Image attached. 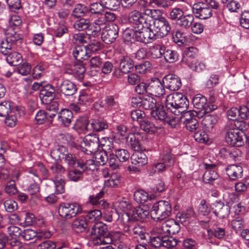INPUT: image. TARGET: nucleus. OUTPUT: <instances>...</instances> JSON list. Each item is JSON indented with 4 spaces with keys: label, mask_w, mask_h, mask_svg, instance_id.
<instances>
[{
    "label": "nucleus",
    "mask_w": 249,
    "mask_h": 249,
    "mask_svg": "<svg viewBox=\"0 0 249 249\" xmlns=\"http://www.w3.org/2000/svg\"><path fill=\"white\" fill-rule=\"evenodd\" d=\"M85 47L90 57L92 53H95L102 49V43L97 39H91L89 44Z\"/></svg>",
    "instance_id": "obj_46"
},
{
    "label": "nucleus",
    "mask_w": 249,
    "mask_h": 249,
    "mask_svg": "<svg viewBox=\"0 0 249 249\" xmlns=\"http://www.w3.org/2000/svg\"><path fill=\"white\" fill-rule=\"evenodd\" d=\"M224 132L225 142L228 144L234 147H240L244 145L245 132L234 129L232 123H227L224 127Z\"/></svg>",
    "instance_id": "obj_5"
},
{
    "label": "nucleus",
    "mask_w": 249,
    "mask_h": 249,
    "mask_svg": "<svg viewBox=\"0 0 249 249\" xmlns=\"http://www.w3.org/2000/svg\"><path fill=\"white\" fill-rule=\"evenodd\" d=\"M89 126L90 131L94 132H102L108 127L107 121L102 118L91 119L89 120Z\"/></svg>",
    "instance_id": "obj_26"
},
{
    "label": "nucleus",
    "mask_w": 249,
    "mask_h": 249,
    "mask_svg": "<svg viewBox=\"0 0 249 249\" xmlns=\"http://www.w3.org/2000/svg\"><path fill=\"white\" fill-rule=\"evenodd\" d=\"M6 38L13 46H19L22 42V35L14 30L11 31L10 33L8 32L7 33Z\"/></svg>",
    "instance_id": "obj_45"
},
{
    "label": "nucleus",
    "mask_w": 249,
    "mask_h": 249,
    "mask_svg": "<svg viewBox=\"0 0 249 249\" xmlns=\"http://www.w3.org/2000/svg\"><path fill=\"white\" fill-rule=\"evenodd\" d=\"M123 37L125 42L130 43L135 41L145 43L147 41V36L143 33L133 28H126L123 33Z\"/></svg>",
    "instance_id": "obj_10"
},
{
    "label": "nucleus",
    "mask_w": 249,
    "mask_h": 249,
    "mask_svg": "<svg viewBox=\"0 0 249 249\" xmlns=\"http://www.w3.org/2000/svg\"><path fill=\"white\" fill-rule=\"evenodd\" d=\"M188 66L191 70L197 73L201 72L206 69L205 63L198 60L189 63Z\"/></svg>",
    "instance_id": "obj_55"
},
{
    "label": "nucleus",
    "mask_w": 249,
    "mask_h": 249,
    "mask_svg": "<svg viewBox=\"0 0 249 249\" xmlns=\"http://www.w3.org/2000/svg\"><path fill=\"white\" fill-rule=\"evenodd\" d=\"M52 236L49 231H41L37 233L35 231L31 229H26L22 231L21 237L25 240H30L35 237L36 239L41 240L42 238H49Z\"/></svg>",
    "instance_id": "obj_20"
},
{
    "label": "nucleus",
    "mask_w": 249,
    "mask_h": 249,
    "mask_svg": "<svg viewBox=\"0 0 249 249\" xmlns=\"http://www.w3.org/2000/svg\"><path fill=\"white\" fill-rule=\"evenodd\" d=\"M167 167V164L164 161L157 162L154 164L151 168L148 171V173L150 176H153L156 172L158 173H162L166 170Z\"/></svg>",
    "instance_id": "obj_59"
},
{
    "label": "nucleus",
    "mask_w": 249,
    "mask_h": 249,
    "mask_svg": "<svg viewBox=\"0 0 249 249\" xmlns=\"http://www.w3.org/2000/svg\"><path fill=\"white\" fill-rule=\"evenodd\" d=\"M82 209L76 202H62L58 208V213L60 216L66 220H70L81 213Z\"/></svg>",
    "instance_id": "obj_7"
},
{
    "label": "nucleus",
    "mask_w": 249,
    "mask_h": 249,
    "mask_svg": "<svg viewBox=\"0 0 249 249\" xmlns=\"http://www.w3.org/2000/svg\"><path fill=\"white\" fill-rule=\"evenodd\" d=\"M72 54L75 60L79 62L87 60L90 56L83 45H77L72 49Z\"/></svg>",
    "instance_id": "obj_34"
},
{
    "label": "nucleus",
    "mask_w": 249,
    "mask_h": 249,
    "mask_svg": "<svg viewBox=\"0 0 249 249\" xmlns=\"http://www.w3.org/2000/svg\"><path fill=\"white\" fill-rule=\"evenodd\" d=\"M105 194L104 188L95 195H90L89 197L88 202L92 205L98 206L106 208L108 206V203L103 199Z\"/></svg>",
    "instance_id": "obj_25"
},
{
    "label": "nucleus",
    "mask_w": 249,
    "mask_h": 249,
    "mask_svg": "<svg viewBox=\"0 0 249 249\" xmlns=\"http://www.w3.org/2000/svg\"><path fill=\"white\" fill-rule=\"evenodd\" d=\"M73 115L72 112L67 108L61 109L57 113V121L62 126L68 127L71 123Z\"/></svg>",
    "instance_id": "obj_22"
},
{
    "label": "nucleus",
    "mask_w": 249,
    "mask_h": 249,
    "mask_svg": "<svg viewBox=\"0 0 249 249\" xmlns=\"http://www.w3.org/2000/svg\"><path fill=\"white\" fill-rule=\"evenodd\" d=\"M78 168L83 169L85 173L88 171H93L97 169L95 160H85L81 159L80 162L78 163Z\"/></svg>",
    "instance_id": "obj_52"
},
{
    "label": "nucleus",
    "mask_w": 249,
    "mask_h": 249,
    "mask_svg": "<svg viewBox=\"0 0 249 249\" xmlns=\"http://www.w3.org/2000/svg\"><path fill=\"white\" fill-rule=\"evenodd\" d=\"M180 230L179 224L173 219L166 220L162 224L161 231L165 233L174 235L178 233Z\"/></svg>",
    "instance_id": "obj_23"
},
{
    "label": "nucleus",
    "mask_w": 249,
    "mask_h": 249,
    "mask_svg": "<svg viewBox=\"0 0 249 249\" xmlns=\"http://www.w3.org/2000/svg\"><path fill=\"white\" fill-rule=\"evenodd\" d=\"M134 66L133 60L128 56H122L120 59L119 67L124 74L128 73Z\"/></svg>",
    "instance_id": "obj_39"
},
{
    "label": "nucleus",
    "mask_w": 249,
    "mask_h": 249,
    "mask_svg": "<svg viewBox=\"0 0 249 249\" xmlns=\"http://www.w3.org/2000/svg\"><path fill=\"white\" fill-rule=\"evenodd\" d=\"M165 45L161 44H154L150 46L147 54L149 57L157 59L162 57Z\"/></svg>",
    "instance_id": "obj_35"
},
{
    "label": "nucleus",
    "mask_w": 249,
    "mask_h": 249,
    "mask_svg": "<svg viewBox=\"0 0 249 249\" xmlns=\"http://www.w3.org/2000/svg\"><path fill=\"white\" fill-rule=\"evenodd\" d=\"M63 160L69 169L72 167L78 168V163L80 162L81 160V159H77L74 154L71 153L66 154L65 157H63Z\"/></svg>",
    "instance_id": "obj_51"
},
{
    "label": "nucleus",
    "mask_w": 249,
    "mask_h": 249,
    "mask_svg": "<svg viewBox=\"0 0 249 249\" xmlns=\"http://www.w3.org/2000/svg\"><path fill=\"white\" fill-rule=\"evenodd\" d=\"M218 122L216 116L208 115L205 117L202 121V124L208 131H213Z\"/></svg>",
    "instance_id": "obj_48"
},
{
    "label": "nucleus",
    "mask_w": 249,
    "mask_h": 249,
    "mask_svg": "<svg viewBox=\"0 0 249 249\" xmlns=\"http://www.w3.org/2000/svg\"><path fill=\"white\" fill-rule=\"evenodd\" d=\"M56 92L68 98L74 95L77 91L76 85L68 79H64L57 81L55 84Z\"/></svg>",
    "instance_id": "obj_9"
},
{
    "label": "nucleus",
    "mask_w": 249,
    "mask_h": 249,
    "mask_svg": "<svg viewBox=\"0 0 249 249\" xmlns=\"http://www.w3.org/2000/svg\"><path fill=\"white\" fill-rule=\"evenodd\" d=\"M67 247L68 243L66 242L56 244L51 240H46L38 244L37 249H63Z\"/></svg>",
    "instance_id": "obj_40"
},
{
    "label": "nucleus",
    "mask_w": 249,
    "mask_h": 249,
    "mask_svg": "<svg viewBox=\"0 0 249 249\" xmlns=\"http://www.w3.org/2000/svg\"><path fill=\"white\" fill-rule=\"evenodd\" d=\"M6 56V62L11 66H18L22 61V55L17 52L11 51Z\"/></svg>",
    "instance_id": "obj_42"
},
{
    "label": "nucleus",
    "mask_w": 249,
    "mask_h": 249,
    "mask_svg": "<svg viewBox=\"0 0 249 249\" xmlns=\"http://www.w3.org/2000/svg\"><path fill=\"white\" fill-rule=\"evenodd\" d=\"M192 103L198 111H201L204 114L214 111L217 108V105L213 103H208L207 98L200 94H197L193 97Z\"/></svg>",
    "instance_id": "obj_8"
},
{
    "label": "nucleus",
    "mask_w": 249,
    "mask_h": 249,
    "mask_svg": "<svg viewBox=\"0 0 249 249\" xmlns=\"http://www.w3.org/2000/svg\"><path fill=\"white\" fill-rule=\"evenodd\" d=\"M119 26L116 24H111L106 26L103 31L101 38L107 44L114 42L119 36Z\"/></svg>",
    "instance_id": "obj_12"
},
{
    "label": "nucleus",
    "mask_w": 249,
    "mask_h": 249,
    "mask_svg": "<svg viewBox=\"0 0 249 249\" xmlns=\"http://www.w3.org/2000/svg\"><path fill=\"white\" fill-rule=\"evenodd\" d=\"M88 8L84 4L78 3L75 5L71 16L74 18H82L88 15Z\"/></svg>",
    "instance_id": "obj_43"
},
{
    "label": "nucleus",
    "mask_w": 249,
    "mask_h": 249,
    "mask_svg": "<svg viewBox=\"0 0 249 249\" xmlns=\"http://www.w3.org/2000/svg\"><path fill=\"white\" fill-rule=\"evenodd\" d=\"M212 205V213L216 217L224 218L229 214L230 210L229 206L225 205L221 201H215Z\"/></svg>",
    "instance_id": "obj_21"
},
{
    "label": "nucleus",
    "mask_w": 249,
    "mask_h": 249,
    "mask_svg": "<svg viewBox=\"0 0 249 249\" xmlns=\"http://www.w3.org/2000/svg\"><path fill=\"white\" fill-rule=\"evenodd\" d=\"M85 174L83 169L77 167H72L68 169L67 177L69 181L77 182L83 180Z\"/></svg>",
    "instance_id": "obj_28"
},
{
    "label": "nucleus",
    "mask_w": 249,
    "mask_h": 249,
    "mask_svg": "<svg viewBox=\"0 0 249 249\" xmlns=\"http://www.w3.org/2000/svg\"><path fill=\"white\" fill-rule=\"evenodd\" d=\"M88 8V14L94 15L96 16L103 15L104 14L103 5L101 3L94 2L91 3Z\"/></svg>",
    "instance_id": "obj_50"
},
{
    "label": "nucleus",
    "mask_w": 249,
    "mask_h": 249,
    "mask_svg": "<svg viewBox=\"0 0 249 249\" xmlns=\"http://www.w3.org/2000/svg\"><path fill=\"white\" fill-rule=\"evenodd\" d=\"M194 16L200 19H206L211 18L213 11L211 10L206 3L197 2L195 3L192 8Z\"/></svg>",
    "instance_id": "obj_11"
},
{
    "label": "nucleus",
    "mask_w": 249,
    "mask_h": 249,
    "mask_svg": "<svg viewBox=\"0 0 249 249\" xmlns=\"http://www.w3.org/2000/svg\"><path fill=\"white\" fill-rule=\"evenodd\" d=\"M189 105L187 97L181 93L177 92L167 96L165 108L167 111L175 115H179L188 109Z\"/></svg>",
    "instance_id": "obj_4"
},
{
    "label": "nucleus",
    "mask_w": 249,
    "mask_h": 249,
    "mask_svg": "<svg viewBox=\"0 0 249 249\" xmlns=\"http://www.w3.org/2000/svg\"><path fill=\"white\" fill-rule=\"evenodd\" d=\"M172 212L170 203L160 200L155 203L151 209V218L155 221H161L168 217Z\"/></svg>",
    "instance_id": "obj_6"
},
{
    "label": "nucleus",
    "mask_w": 249,
    "mask_h": 249,
    "mask_svg": "<svg viewBox=\"0 0 249 249\" xmlns=\"http://www.w3.org/2000/svg\"><path fill=\"white\" fill-rule=\"evenodd\" d=\"M97 18L95 19L92 23H90L92 28V33H94V35H97L100 32L101 27L104 26L105 21L103 18L102 15L96 16Z\"/></svg>",
    "instance_id": "obj_54"
},
{
    "label": "nucleus",
    "mask_w": 249,
    "mask_h": 249,
    "mask_svg": "<svg viewBox=\"0 0 249 249\" xmlns=\"http://www.w3.org/2000/svg\"><path fill=\"white\" fill-rule=\"evenodd\" d=\"M203 166L206 170L202 176L203 181L206 184H212L219 178V175L215 170L216 165L214 163L203 162Z\"/></svg>",
    "instance_id": "obj_15"
},
{
    "label": "nucleus",
    "mask_w": 249,
    "mask_h": 249,
    "mask_svg": "<svg viewBox=\"0 0 249 249\" xmlns=\"http://www.w3.org/2000/svg\"><path fill=\"white\" fill-rule=\"evenodd\" d=\"M68 153V149L65 146L59 145L51 151V156L53 159H63Z\"/></svg>",
    "instance_id": "obj_47"
},
{
    "label": "nucleus",
    "mask_w": 249,
    "mask_h": 249,
    "mask_svg": "<svg viewBox=\"0 0 249 249\" xmlns=\"http://www.w3.org/2000/svg\"><path fill=\"white\" fill-rule=\"evenodd\" d=\"M156 10L144 8L142 11L134 10L129 13L127 17L128 23L138 31L147 33L151 26V18H153V14Z\"/></svg>",
    "instance_id": "obj_1"
},
{
    "label": "nucleus",
    "mask_w": 249,
    "mask_h": 249,
    "mask_svg": "<svg viewBox=\"0 0 249 249\" xmlns=\"http://www.w3.org/2000/svg\"><path fill=\"white\" fill-rule=\"evenodd\" d=\"M48 63L41 62L36 65L33 69L32 76L35 79H38L44 76L48 71Z\"/></svg>",
    "instance_id": "obj_36"
},
{
    "label": "nucleus",
    "mask_w": 249,
    "mask_h": 249,
    "mask_svg": "<svg viewBox=\"0 0 249 249\" xmlns=\"http://www.w3.org/2000/svg\"><path fill=\"white\" fill-rule=\"evenodd\" d=\"M125 216L128 223L125 227V231L130 233L133 232L136 235H139L141 239H145L146 236L142 226L135 221H131L130 216L127 213H125L123 216Z\"/></svg>",
    "instance_id": "obj_16"
},
{
    "label": "nucleus",
    "mask_w": 249,
    "mask_h": 249,
    "mask_svg": "<svg viewBox=\"0 0 249 249\" xmlns=\"http://www.w3.org/2000/svg\"><path fill=\"white\" fill-rule=\"evenodd\" d=\"M226 174L231 180L241 178L243 176V168L241 166L231 164L226 168Z\"/></svg>",
    "instance_id": "obj_37"
},
{
    "label": "nucleus",
    "mask_w": 249,
    "mask_h": 249,
    "mask_svg": "<svg viewBox=\"0 0 249 249\" xmlns=\"http://www.w3.org/2000/svg\"><path fill=\"white\" fill-rule=\"evenodd\" d=\"M164 87L160 80L155 78L149 81V95L160 97L165 94Z\"/></svg>",
    "instance_id": "obj_18"
},
{
    "label": "nucleus",
    "mask_w": 249,
    "mask_h": 249,
    "mask_svg": "<svg viewBox=\"0 0 249 249\" xmlns=\"http://www.w3.org/2000/svg\"><path fill=\"white\" fill-rule=\"evenodd\" d=\"M164 109H160L156 107L153 110L150 111L151 117L155 120H159L164 121L167 117L168 116L167 113Z\"/></svg>",
    "instance_id": "obj_58"
},
{
    "label": "nucleus",
    "mask_w": 249,
    "mask_h": 249,
    "mask_svg": "<svg viewBox=\"0 0 249 249\" xmlns=\"http://www.w3.org/2000/svg\"><path fill=\"white\" fill-rule=\"evenodd\" d=\"M132 164L141 167L145 165L148 161V158L146 154L142 150L136 151L130 157Z\"/></svg>",
    "instance_id": "obj_31"
},
{
    "label": "nucleus",
    "mask_w": 249,
    "mask_h": 249,
    "mask_svg": "<svg viewBox=\"0 0 249 249\" xmlns=\"http://www.w3.org/2000/svg\"><path fill=\"white\" fill-rule=\"evenodd\" d=\"M157 101L149 95L143 97L141 107L146 110H153L156 107Z\"/></svg>",
    "instance_id": "obj_57"
},
{
    "label": "nucleus",
    "mask_w": 249,
    "mask_h": 249,
    "mask_svg": "<svg viewBox=\"0 0 249 249\" xmlns=\"http://www.w3.org/2000/svg\"><path fill=\"white\" fill-rule=\"evenodd\" d=\"M162 57L165 62L174 63L178 59V54L176 51L167 49L165 46Z\"/></svg>",
    "instance_id": "obj_49"
},
{
    "label": "nucleus",
    "mask_w": 249,
    "mask_h": 249,
    "mask_svg": "<svg viewBox=\"0 0 249 249\" xmlns=\"http://www.w3.org/2000/svg\"><path fill=\"white\" fill-rule=\"evenodd\" d=\"M89 124V121L86 118L80 117L76 120L72 128L79 134L86 133L90 130Z\"/></svg>",
    "instance_id": "obj_29"
},
{
    "label": "nucleus",
    "mask_w": 249,
    "mask_h": 249,
    "mask_svg": "<svg viewBox=\"0 0 249 249\" xmlns=\"http://www.w3.org/2000/svg\"><path fill=\"white\" fill-rule=\"evenodd\" d=\"M100 142L99 138L96 134L85 137L82 144L85 147H84L85 152H83L89 155L96 152L100 147Z\"/></svg>",
    "instance_id": "obj_13"
},
{
    "label": "nucleus",
    "mask_w": 249,
    "mask_h": 249,
    "mask_svg": "<svg viewBox=\"0 0 249 249\" xmlns=\"http://www.w3.org/2000/svg\"><path fill=\"white\" fill-rule=\"evenodd\" d=\"M89 226L99 223L102 215L101 211L98 209L90 210L84 212L83 215Z\"/></svg>",
    "instance_id": "obj_30"
},
{
    "label": "nucleus",
    "mask_w": 249,
    "mask_h": 249,
    "mask_svg": "<svg viewBox=\"0 0 249 249\" xmlns=\"http://www.w3.org/2000/svg\"><path fill=\"white\" fill-rule=\"evenodd\" d=\"M160 157L161 160L167 164V166H172L174 164L175 156L172 153V149L168 144L163 143L161 145Z\"/></svg>",
    "instance_id": "obj_19"
},
{
    "label": "nucleus",
    "mask_w": 249,
    "mask_h": 249,
    "mask_svg": "<svg viewBox=\"0 0 249 249\" xmlns=\"http://www.w3.org/2000/svg\"><path fill=\"white\" fill-rule=\"evenodd\" d=\"M139 133L132 134L129 136V145L135 152L142 150L141 143L139 140Z\"/></svg>",
    "instance_id": "obj_61"
},
{
    "label": "nucleus",
    "mask_w": 249,
    "mask_h": 249,
    "mask_svg": "<svg viewBox=\"0 0 249 249\" xmlns=\"http://www.w3.org/2000/svg\"><path fill=\"white\" fill-rule=\"evenodd\" d=\"M151 18V26L148 30L147 39L155 40L166 36L171 30L168 20L162 16Z\"/></svg>",
    "instance_id": "obj_2"
},
{
    "label": "nucleus",
    "mask_w": 249,
    "mask_h": 249,
    "mask_svg": "<svg viewBox=\"0 0 249 249\" xmlns=\"http://www.w3.org/2000/svg\"><path fill=\"white\" fill-rule=\"evenodd\" d=\"M148 198L147 193L142 190H137L134 194L135 200L139 203H144L148 199Z\"/></svg>",
    "instance_id": "obj_64"
},
{
    "label": "nucleus",
    "mask_w": 249,
    "mask_h": 249,
    "mask_svg": "<svg viewBox=\"0 0 249 249\" xmlns=\"http://www.w3.org/2000/svg\"><path fill=\"white\" fill-rule=\"evenodd\" d=\"M88 234L92 237L94 245L110 244L113 242L108 226L101 222L91 225L88 229Z\"/></svg>",
    "instance_id": "obj_3"
},
{
    "label": "nucleus",
    "mask_w": 249,
    "mask_h": 249,
    "mask_svg": "<svg viewBox=\"0 0 249 249\" xmlns=\"http://www.w3.org/2000/svg\"><path fill=\"white\" fill-rule=\"evenodd\" d=\"M85 71L86 69L84 65L77 63L71 66L67 73L72 75L77 80L81 81L84 77Z\"/></svg>",
    "instance_id": "obj_33"
},
{
    "label": "nucleus",
    "mask_w": 249,
    "mask_h": 249,
    "mask_svg": "<svg viewBox=\"0 0 249 249\" xmlns=\"http://www.w3.org/2000/svg\"><path fill=\"white\" fill-rule=\"evenodd\" d=\"M73 28L78 31H91L90 20L89 18H80L74 21Z\"/></svg>",
    "instance_id": "obj_41"
},
{
    "label": "nucleus",
    "mask_w": 249,
    "mask_h": 249,
    "mask_svg": "<svg viewBox=\"0 0 249 249\" xmlns=\"http://www.w3.org/2000/svg\"><path fill=\"white\" fill-rule=\"evenodd\" d=\"M90 226L86 221L84 216L81 215L76 218L72 223L71 227L72 230L77 233H82L88 231Z\"/></svg>",
    "instance_id": "obj_24"
},
{
    "label": "nucleus",
    "mask_w": 249,
    "mask_h": 249,
    "mask_svg": "<svg viewBox=\"0 0 249 249\" xmlns=\"http://www.w3.org/2000/svg\"><path fill=\"white\" fill-rule=\"evenodd\" d=\"M179 242V241L176 237L163 235L162 247L168 249L173 248L177 246Z\"/></svg>",
    "instance_id": "obj_63"
},
{
    "label": "nucleus",
    "mask_w": 249,
    "mask_h": 249,
    "mask_svg": "<svg viewBox=\"0 0 249 249\" xmlns=\"http://www.w3.org/2000/svg\"><path fill=\"white\" fill-rule=\"evenodd\" d=\"M9 11L18 13V11L22 9L21 0H5Z\"/></svg>",
    "instance_id": "obj_62"
},
{
    "label": "nucleus",
    "mask_w": 249,
    "mask_h": 249,
    "mask_svg": "<svg viewBox=\"0 0 249 249\" xmlns=\"http://www.w3.org/2000/svg\"><path fill=\"white\" fill-rule=\"evenodd\" d=\"M55 187V192L57 194H61L65 192V180L62 178L55 177L52 179Z\"/></svg>",
    "instance_id": "obj_60"
},
{
    "label": "nucleus",
    "mask_w": 249,
    "mask_h": 249,
    "mask_svg": "<svg viewBox=\"0 0 249 249\" xmlns=\"http://www.w3.org/2000/svg\"><path fill=\"white\" fill-rule=\"evenodd\" d=\"M39 92L38 97L42 105H48L51 103L55 97L56 88L50 84L44 85Z\"/></svg>",
    "instance_id": "obj_14"
},
{
    "label": "nucleus",
    "mask_w": 249,
    "mask_h": 249,
    "mask_svg": "<svg viewBox=\"0 0 249 249\" xmlns=\"http://www.w3.org/2000/svg\"><path fill=\"white\" fill-rule=\"evenodd\" d=\"M104 101L105 108L109 111H116L119 108V95L117 94L106 96Z\"/></svg>",
    "instance_id": "obj_27"
},
{
    "label": "nucleus",
    "mask_w": 249,
    "mask_h": 249,
    "mask_svg": "<svg viewBox=\"0 0 249 249\" xmlns=\"http://www.w3.org/2000/svg\"><path fill=\"white\" fill-rule=\"evenodd\" d=\"M162 81L164 87L171 91L178 90L181 86L180 78L174 74H169L165 75Z\"/></svg>",
    "instance_id": "obj_17"
},
{
    "label": "nucleus",
    "mask_w": 249,
    "mask_h": 249,
    "mask_svg": "<svg viewBox=\"0 0 249 249\" xmlns=\"http://www.w3.org/2000/svg\"><path fill=\"white\" fill-rule=\"evenodd\" d=\"M92 98L88 90H82L80 91L77 104L80 105L87 106L92 102Z\"/></svg>",
    "instance_id": "obj_53"
},
{
    "label": "nucleus",
    "mask_w": 249,
    "mask_h": 249,
    "mask_svg": "<svg viewBox=\"0 0 249 249\" xmlns=\"http://www.w3.org/2000/svg\"><path fill=\"white\" fill-rule=\"evenodd\" d=\"M114 140L121 141L125 140L127 137V128L124 124H118L115 127Z\"/></svg>",
    "instance_id": "obj_44"
},
{
    "label": "nucleus",
    "mask_w": 249,
    "mask_h": 249,
    "mask_svg": "<svg viewBox=\"0 0 249 249\" xmlns=\"http://www.w3.org/2000/svg\"><path fill=\"white\" fill-rule=\"evenodd\" d=\"M212 210V205L204 199L201 200L200 203L197 207V212L200 216H203L210 218L213 214Z\"/></svg>",
    "instance_id": "obj_32"
},
{
    "label": "nucleus",
    "mask_w": 249,
    "mask_h": 249,
    "mask_svg": "<svg viewBox=\"0 0 249 249\" xmlns=\"http://www.w3.org/2000/svg\"><path fill=\"white\" fill-rule=\"evenodd\" d=\"M149 215V211L141 207H137L132 211L130 217L132 221H143Z\"/></svg>",
    "instance_id": "obj_38"
},
{
    "label": "nucleus",
    "mask_w": 249,
    "mask_h": 249,
    "mask_svg": "<svg viewBox=\"0 0 249 249\" xmlns=\"http://www.w3.org/2000/svg\"><path fill=\"white\" fill-rule=\"evenodd\" d=\"M140 125L141 129L147 133L153 134L157 131V127L154 124L147 119H144L140 123Z\"/></svg>",
    "instance_id": "obj_56"
}]
</instances>
